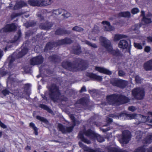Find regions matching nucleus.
<instances>
[{
    "instance_id": "nucleus-1",
    "label": "nucleus",
    "mask_w": 152,
    "mask_h": 152,
    "mask_svg": "<svg viewBox=\"0 0 152 152\" xmlns=\"http://www.w3.org/2000/svg\"><path fill=\"white\" fill-rule=\"evenodd\" d=\"M75 62L78 64L77 66L75 61L73 62L68 61H64L61 63L63 68L65 69L72 72H77L81 70H86L87 68V65L86 61L80 58L76 59Z\"/></svg>"
},
{
    "instance_id": "nucleus-2",
    "label": "nucleus",
    "mask_w": 152,
    "mask_h": 152,
    "mask_svg": "<svg viewBox=\"0 0 152 152\" xmlns=\"http://www.w3.org/2000/svg\"><path fill=\"white\" fill-rule=\"evenodd\" d=\"M48 95L50 99L54 102L60 100L67 102L68 98L64 95H61L59 88L55 84H52L48 88Z\"/></svg>"
},
{
    "instance_id": "nucleus-3",
    "label": "nucleus",
    "mask_w": 152,
    "mask_h": 152,
    "mask_svg": "<svg viewBox=\"0 0 152 152\" xmlns=\"http://www.w3.org/2000/svg\"><path fill=\"white\" fill-rule=\"evenodd\" d=\"M106 100L110 105L118 106L129 102L130 99L127 96L122 94H113L106 96Z\"/></svg>"
},
{
    "instance_id": "nucleus-4",
    "label": "nucleus",
    "mask_w": 152,
    "mask_h": 152,
    "mask_svg": "<svg viewBox=\"0 0 152 152\" xmlns=\"http://www.w3.org/2000/svg\"><path fill=\"white\" fill-rule=\"evenodd\" d=\"M99 40L102 45L109 53L115 57H119L122 56V53L118 49L115 50L113 49L111 42L109 40L103 37H101Z\"/></svg>"
},
{
    "instance_id": "nucleus-5",
    "label": "nucleus",
    "mask_w": 152,
    "mask_h": 152,
    "mask_svg": "<svg viewBox=\"0 0 152 152\" xmlns=\"http://www.w3.org/2000/svg\"><path fill=\"white\" fill-rule=\"evenodd\" d=\"M84 134L87 137H93L96 135V133L90 129L87 130H84L83 132L80 131L79 132L78 136V138L82 141L88 144L91 143V141L85 138L84 136Z\"/></svg>"
},
{
    "instance_id": "nucleus-6",
    "label": "nucleus",
    "mask_w": 152,
    "mask_h": 152,
    "mask_svg": "<svg viewBox=\"0 0 152 152\" xmlns=\"http://www.w3.org/2000/svg\"><path fill=\"white\" fill-rule=\"evenodd\" d=\"M28 51V49L24 47L20 51H19V50H17L11 55L10 61V70L12 67V64L15 60L16 59H18L23 57L27 53Z\"/></svg>"
},
{
    "instance_id": "nucleus-7",
    "label": "nucleus",
    "mask_w": 152,
    "mask_h": 152,
    "mask_svg": "<svg viewBox=\"0 0 152 152\" xmlns=\"http://www.w3.org/2000/svg\"><path fill=\"white\" fill-rule=\"evenodd\" d=\"M133 96L136 99L141 100L143 99L145 95L143 90L141 89L139 87H137L133 89L132 91Z\"/></svg>"
},
{
    "instance_id": "nucleus-8",
    "label": "nucleus",
    "mask_w": 152,
    "mask_h": 152,
    "mask_svg": "<svg viewBox=\"0 0 152 152\" xmlns=\"http://www.w3.org/2000/svg\"><path fill=\"white\" fill-rule=\"evenodd\" d=\"M110 83L114 86L118 87L121 88H125L127 85V82L124 80H118L115 78L112 79Z\"/></svg>"
},
{
    "instance_id": "nucleus-9",
    "label": "nucleus",
    "mask_w": 152,
    "mask_h": 152,
    "mask_svg": "<svg viewBox=\"0 0 152 152\" xmlns=\"http://www.w3.org/2000/svg\"><path fill=\"white\" fill-rule=\"evenodd\" d=\"M118 47L119 48L124 49H126L127 52L129 54L131 53V43H129L128 41L125 39L121 40L118 43Z\"/></svg>"
},
{
    "instance_id": "nucleus-10",
    "label": "nucleus",
    "mask_w": 152,
    "mask_h": 152,
    "mask_svg": "<svg viewBox=\"0 0 152 152\" xmlns=\"http://www.w3.org/2000/svg\"><path fill=\"white\" fill-rule=\"evenodd\" d=\"M44 61V58L42 56H37L32 57L30 61L31 65L34 66L42 64Z\"/></svg>"
},
{
    "instance_id": "nucleus-11",
    "label": "nucleus",
    "mask_w": 152,
    "mask_h": 152,
    "mask_svg": "<svg viewBox=\"0 0 152 152\" xmlns=\"http://www.w3.org/2000/svg\"><path fill=\"white\" fill-rule=\"evenodd\" d=\"M121 140V142L124 144H127L130 140L131 134L130 132L127 130L124 131Z\"/></svg>"
},
{
    "instance_id": "nucleus-12",
    "label": "nucleus",
    "mask_w": 152,
    "mask_h": 152,
    "mask_svg": "<svg viewBox=\"0 0 152 152\" xmlns=\"http://www.w3.org/2000/svg\"><path fill=\"white\" fill-rule=\"evenodd\" d=\"M22 36V34L21 30H19L17 34L15 35L12 39L10 40V49L12 48V46L15 45V46L18 45L20 41V39Z\"/></svg>"
},
{
    "instance_id": "nucleus-13",
    "label": "nucleus",
    "mask_w": 152,
    "mask_h": 152,
    "mask_svg": "<svg viewBox=\"0 0 152 152\" xmlns=\"http://www.w3.org/2000/svg\"><path fill=\"white\" fill-rule=\"evenodd\" d=\"M75 126V125H72L71 126L66 127L60 123L58 124V128L59 131H61L62 133L64 134L66 133H70L71 132Z\"/></svg>"
},
{
    "instance_id": "nucleus-14",
    "label": "nucleus",
    "mask_w": 152,
    "mask_h": 152,
    "mask_svg": "<svg viewBox=\"0 0 152 152\" xmlns=\"http://www.w3.org/2000/svg\"><path fill=\"white\" fill-rule=\"evenodd\" d=\"M72 42V41L70 38L65 37L64 39H58L55 42L56 46L57 47L64 45L70 44Z\"/></svg>"
},
{
    "instance_id": "nucleus-15",
    "label": "nucleus",
    "mask_w": 152,
    "mask_h": 152,
    "mask_svg": "<svg viewBox=\"0 0 152 152\" xmlns=\"http://www.w3.org/2000/svg\"><path fill=\"white\" fill-rule=\"evenodd\" d=\"M54 23L46 21L44 23H41L39 25V28L42 30H50L53 26Z\"/></svg>"
},
{
    "instance_id": "nucleus-16",
    "label": "nucleus",
    "mask_w": 152,
    "mask_h": 152,
    "mask_svg": "<svg viewBox=\"0 0 152 152\" xmlns=\"http://www.w3.org/2000/svg\"><path fill=\"white\" fill-rule=\"evenodd\" d=\"M10 68V61L5 63L3 67L0 68V75L1 77L6 75L8 73Z\"/></svg>"
},
{
    "instance_id": "nucleus-17",
    "label": "nucleus",
    "mask_w": 152,
    "mask_h": 152,
    "mask_svg": "<svg viewBox=\"0 0 152 152\" xmlns=\"http://www.w3.org/2000/svg\"><path fill=\"white\" fill-rule=\"evenodd\" d=\"M71 33V31L67 30L60 28L57 29L55 31V35L60 36L66 34H69Z\"/></svg>"
},
{
    "instance_id": "nucleus-18",
    "label": "nucleus",
    "mask_w": 152,
    "mask_h": 152,
    "mask_svg": "<svg viewBox=\"0 0 152 152\" xmlns=\"http://www.w3.org/2000/svg\"><path fill=\"white\" fill-rule=\"evenodd\" d=\"M86 76L89 77L91 80L97 81H101L102 79V77L99 76L91 72H87Z\"/></svg>"
},
{
    "instance_id": "nucleus-19",
    "label": "nucleus",
    "mask_w": 152,
    "mask_h": 152,
    "mask_svg": "<svg viewBox=\"0 0 152 152\" xmlns=\"http://www.w3.org/2000/svg\"><path fill=\"white\" fill-rule=\"evenodd\" d=\"M78 145L79 146L82 148L85 151L88 152H100V151L98 149L95 150L92 149L91 148L86 146V145H84V144L81 142H79L78 143Z\"/></svg>"
},
{
    "instance_id": "nucleus-20",
    "label": "nucleus",
    "mask_w": 152,
    "mask_h": 152,
    "mask_svg": "<svg viewBox=\"0 0 152 152\" xmlns=\"http://www.w3.org/2000/svg\"><path fill=\"white\" fill-rule=\"evenodd\" d=\"M72 50L73 53L77 55H79L82 52L81 47L79 45L73 46Z\"/></svg>"
},
{
    "instance_id": "nucleus-21",
    "label": "nucleus",
    "mask_w": 152,
    "mask_h": 152,
    "mask_svg": "<svg viewBox=\"0 0 152 152\" xmlns=\"http://www.w3.org/2000/svg\"><path fill=\"white\" fill-rule=\"evenodd\" d=\"M96 70L99 71L101 73H102L105 74L109 75H111L112 74V72L109 70L104 68L103 67L96 66L95 67Z\"/></svg>"
},
{
    "instance_id": "nucleus-22",
    "label": "nucleus",
    "mask_w": 152,
    "mask_h": 152,
    "mask_svg": "<svg viewBox=\"0 0 152 152\" xmlns=\"http://www.w3.org/2000/svg\"><path fill=\"white\" fill-rule=\"evenodd\" d=\"M48 59L50 62L55 63L59 62L61 61V58L58 55L56 54H53L49 56Z\"/></svg>"
},
{
    "instance_id": "nucleus-23",
    "label": "nucleus",
    "mask_w": 152,
    "mask_h": 152,
    "mask_svg": "<svg viewBox=\"0 0 152 152\" xmlns=\"http://www.w3.org/2000/svg\"><path fill=\"white\" fill-rule=\"evenodd\" d=\"M143 68L146 71L152 70V59L145 62L143 64Z\"/></svg>"
},
{
    "instance_id": "nucleus-24",
    "label": "nucleus",
    "mask_w": 152,
    "mask_h": 152,
    "mask_svg": "<svg viewBox=\"0 0 152 152\" xmlns=\"http://www.w3.org/2000/svg\"><path fill=\"white\" fill-rule=\"evenodd\" d=\"M120 117H124L127 118L128 119H132L135 118L137 116L136 114H127L125 113H121L119 115Z\"/></svg>"
},
{
    "instance_id": "nucleus-25",
    "label": "nucleus",
    "mask_w": 152,
    "mask_h": 152,
    "mask_svg": "<svg viewBox=\"0 0 152 152\" xmlns=\"http://www.w3.org/2000/svg\"><path fill=\"white\" fill-rule=\"evenodd\" d=\"M55 46H56V45L55 42H49L46 44L45 46L44 51L45 52H47L49 50H50Z\"/></svg>"
},
{
    "instance_id": "nucleus-26",
    "label": "nucleus",
    "mask_w": 152,
    "mask_h": 152,
    "mask_svg": "<svg viewBox=\"0 0 152 152\" xmlns=\"http://www.w3.org/2000/svg\"><path fill=\"white\" fill-rule=\"evenodd\" d=\"M27 6V4L24 1H21L17 2L14 6V9L15 10H18L22 8L23 7Z\"/></svg>"
},
{
    "instance_id": "nucleus-27",
    "label": "nucleus",
    "mask_w": 152,
    "mask_h": 152,
    "mask_svg": "<svg viewBox=\"0 0 152 152\" xmlns=\"http://www.w3.org/2000/svg\"><path fill=\"white\" fill-rule=\"evenodd\" d=\"M89 102V99L86 97L81 98L77 102V103L83 105H88Z\"/></svg>"
},
{
    "instance_id": "nucleus-28",
    "label": "nucleus",
    "mask_w": 152,
    "mask_h": 152,
    "mask_svg": "<svg viewBox=\"0 0 152 152\" xmlns=\"http://www.w3.org/2000/svg\"><path fill=\"white\" fill-rule=\"evenodd\" d=\"M28 3L30 6L33 7H40L39 0H28Z\"/></svg>"
},
{
    "instance_id": "nucleus-29",
    "label": "nucleus",
    "mask_w": 152,
    "mask_h": 152,
    "mask_svg": "<svg viewBox=\"0 0 152 152\" xmlns=\"http://www.w3.org/2000/svg\"><path fill=\"white\" fill-rule=\"evenodd\" d=\"M39 107L44 109V110H46L49 113L52 114L53 113L52 110L48 106L45 104H39Z\"/></svg>"
},
{
    "instance_id": "nucleus-30",
    "label": "nucleus",
    "mask_w": 152,
    "mask_h": 152,
    "mask_svg": "<svg viewBox=\"0 0 152 152\" xmlns=\"http://www.w3.org/2000/svg\"><path fill=\"white\" fill-rule=\"evenodd\" d=\"M118 16L121 17L128 18L130 17L131 14L130 12L127 11L126 12H121L118 14Z\"/></svg>"
},
{
    "instance_id": "nucleus-31",
    "label": "nucleus",
    "mask_w": 152,
    "mask_h": 152,
    "mask_svg": "<svg viewBox=\"0 0 152 152\" xmlns=\"http://www.w3.org/2000/svg\"><path fill=\"white\" fill-rule=\"evenodd\" d=\"M36 24V22L34 20H31L26 22L24 23L25 26L27 28L32 27L35 26Z\"/></svg>"
},
{
    "instance_id": "nucleus-32",
    "label": "nucleus",
    "mask_w": 152,
    "mask_h": 152,
    "mask_svg": "<svg viewBox=\"0 0 152 152\" xmlns=\"http://www.w3.org/2000/svg\"><path fill=\"white\" fill-rule=\"evenodd\" d=\"M39 2L40 7L49 5L51 3V0H39Z\"/></svg>"
},
{
    "instance_id": "nucleus-33",
    "label": "nucleus",
    "mask_w": 152,
    "mask_h": 152,
    "mask_svg": "<svg viewBox=\"0 0 152 152\" xmlns=\"http://www.w3.org/2000/svg\"><path fill=\"white\" fill-rule=\"evenodd\" d=\"M36 118L40 121L44 123L46 125H48L49 123V121L47 119L40 115H38L36 116Z\"/></svg>"
},
{
    "instance_id": "nucleus-34",
    "label": "nucleus",
    "mask_w": 152,
    "mask_h": 152,
    "mask_svg": "<svg viewBox=\"0 0 152 152\" xmlns=\"http://www.w3.org/2000/svg\"><path fill=\"white\" fill-rule=\"evenodd\" d=\"M152 140V135L147 136L145 138L143 141L144 143L145 144H150Z\"/></svg>"
},
{
    "instance_id": "nucleus-35",
    "label": "nucleus",
    "mask_w": 152,
    "mask_h": 152,
    "mask_svg": "<svg viewBox=\"0 0 152 152\" xmlns=\"http://www.w3.org/2000/svg\"><path fill=\"white\" fill-rule=\"evenodd\" d=\"M0 33H5L10 32V24H7L5 26L0 29Z\"/></svg>"
},
{
    "instance_id": "nucleus-36",
    "label": "nucleus",
    "mask_w": 152,
    "mask_h": 152,
    "mask_svg": "<svg viewBox=\"0 0 152 152\" xmlns=\"http://www.w3.org/2000/svg\"><path fill=\"white\" fill-rule=\"evenodd\" d=\"M29 126L34 130L35 134L37 135L38 134V129L35 126V124L33 122H31L29 124Z\"/></svg>"
},
{
    "instance_id": "nucleus-37",
    "label": "nucleus",
    "mask_w": 152,
    "mask_h": 152,
    "mask_svg": "<svg viewBox=\"0 0 152 152\" xmlns=\"http://www.w3.org/2000/svg\"><path fill=\"white\" fill-rule=\"evenodd\" d=\"M146 149L145 148V146L143 145L142 146L138 147L136 149L134 152H146Z\"/></svg>"
},
{
    "instance_id": "nucleus-38",
    "label": "nucleus",
    "mask_w": 152,
    "mask_h": 152,
    "mask_svg": "<svg viewBox=\"0 0 152 152\" xmlns=\"http://www.w3.org/2000/svg\"><path fill=\"white\" fill-rule=\"evenodd\" d=\"M64 11V10L62 9L54 10H53V13L56 15H58L61 14Z\"/></svg>"
},
{
    "instance_id": "nucleus-39",
    "label": "nucleus",
    "mask_w": 152,
    "mask_h": 152,
    "mask_svg": "<svg viewBox=\"0 0 152 152\" xmlns=\"http://www.w3.org/2000/svg\"><path fill=\"white\" fill-rule=\"evenodd\" d=\"M126 36V35L123 34H116L114 36V39L115 41H118L123 38H125Z\"/></svg>"
},
{
    "instance_id": "nucleus-40",
    "label": "nucleus",
    "mask_w": 152,
    "mask_h": 152,
    "mask_svg": "<svg viewBox=\"0 0 152 152\" xmlns=\"http://www.w3.org/2000/svg\"><path fill=\"white\" fill-rule=\"evenodd\" d=\"M96 135L94 137L96 138L98 142H101L104 141V139L103 137L96 133Z\"/></svg>"
},
{
    "instance_id": "nucleus-41",
    "label": "nucleus",
    "mask_w": 152,
    "mask_h": 152,
    "mask_svg": "<svg viewBox=\"0 0 152 152\" xmlns=\"http://www.w3.org/2000/svg\"><path fill=\"white\" fill-rule=\"evenodd\" d=\"M22 13L21 12L16 13L13 12L10 15V18L11 19L13 20L16 17L20 16L22 15Z\"/></svg>"
},
{
    "instance_id": "nucleus-42",
    "label": "nucleus",
    "mask_w": 152,
    "mask_h": 152,
    "mask_svg": "<svg viewBox=\"0 0 152 152\" xmlns=\"http://www.w3.org/2000/svg\"><path fill=\"white\" fill-rule=\"evenodd\" d=\"M17 28V26L15 23H12L10 24V32L15 31Z\"/></svg>"
},
{
    "instance_id": "nucleus-43",
    "label": "nucleus",
    "mask_w": 152,
    "mask_h": 152,
    "mask_svg": "<svg viewBox=\"0 0 152 152\" xmlns=\"http://www.w3.org/2000/svg\"><path fill=\"white\" fill-rule=\"evenodd\" d=\"M142 21L145 24L150 23L152 22L151 18H147L146 17H143Z\"/></svg>"
},
{
    "instance_id": "nucleus-44",
    "label": "nucleus",
    "mask_w": 152,
    "mask_h": 152,
    "mask_svg": "<svg viewBox=\"0 0 152 152\" xmlns=\"http://www.w3.org/2000/svg\"><path fill=\"white\" fill-rule=\"evenodd\" d=\"M37 15L40 21H42L44 20L45 18L42 13L39 12L37 14Z\"/></svg>"
},
{
    "instance_id": "nucleus-45",
    "label": "nucleus",
    "mask_w": 152,
    "mask_h": 152,
    "mask_svg": "<svg viewBox=\"0 0 152 152\" xmlns=\"http://www.w3.org/2000/svg\"><path fill=\"white\" fill-rule=\"evenodd\" d=\"M134 46L137 49L141 50L142 48V45L140 43L134 42Z\"/></svg>"
},
{
    "instance_id": "nucleus-46",
    "label": "nucleus",
    "mask_w": 152,
    "mask_h": 152,
    "mask_svg": "<svg viewBox=\"0 0 152 152\" xmlns=\"http://www.w3.org/2000/svg\"><path fill=\"white\" fill-rule=\"evenodd\" d=\"M72 30L74 31L80 32L83 31V29L81 27L78 26H75L72 28Z\"/></svg>"
},
{
    "instance_id": "nucleus-47",
    "label": "nucleus",
    "mask_w": 152,
    "mask_h": 152,
    "mask_svg": "<svg viewBox=\"0 0 152 152\" xmlns=\"http://www.w3.org/2000/svg\"><path fill=\"white\" fill-rule=\"evenodd\" d=\"M33 31L31 30H28L25 33V37L28 38L33 34Z\"/></svg>"
},
{
    "instance_id": "nucleus-48",
    "label": "nucleus",
    "mask_w": 152,
    "mask_h": 152,
    "mask_svg": "<svg viewBox=\"0 0 152 152\" xmlns=\"http://www.w3.org/2000/svg\"><path fill=\"white\" fill-rule=\"evenodd\" d=\"M121 149L115 147H112L109 149V152H120Z\"/></svg>"
},
{
    "instance_id": "nucleus-49",
    "label": "nucleus",
    "mask_w": 152,
    "mask_h": 152,
    "mask_svg": "<svg viewBox=\"0 0 152 152\" xmlns=\"http://www.w3.org/2000/svg\"><path fill=\"white\" fill-rule=\"evenodd\" d=\"M139 12V10L137 8H134L131 10V13L134 15L137 14Z\"/></svg>"
},
{
    "instance_id": "nucleus-50",
    "label": "nucleus",
    "mask_w": 152,
    "mask_h": 152,
    "mask_svg": "<svg viewBox=\"0 0 152 152\" xmlns=\"http://www.w3.org/2000/svg\"><path fill=\"white\" fill-rule=\"evenodd\" d=\"M110 26L109 25H107V26H105L104 27V30L105 31H110L113 30V27L112 26L110 25Z\"/></svg>"
},
{
    "instance_id": "nucleus-51",
    "label": "nucleus",
    "mask_w": 152,
    "mask_h": 152,
    "mask_svg": "<svg viewBox=\"0 0 152 152\" xmlns=\"http://www.w3.org/2000/svg\"><path fill=\"white\" fill-rule=\"evenodd\" d=\"M63 12L64 13L62 14V15L64 18H67L70 15V14L69 12L65 10Z\"/></svg>"
},
{
    "instance_id": "nucleus-52",
    "label": "nucleus",
    "mask_w": 152,
    "mask_h": 152,
    "mask_svg": "<svg viewBox=\"0 0 152 152\" xmlns=\"http://www.w3.org/2000/svg\"><path fill=\"white\" fill-rule=\"evenodd\" d=\"M9 91L7 89H4L1 91L2 94L4 96L9 94Z\"/></svg>"
},
{
    "instance_id": "nucleus-53",
    "label": "nucleus",
    "mask_w": 152,
    "mask_h": 152,
    "mask_svg": "<svg viewBox=\"0 0 152 152\" xmlns=\"http://www.w3.org/2000/svg\"><path fill=\"white\" fill-rule=\"evenodd\" d=\"M151 50V47L148 46H146L144 48V51L147 53L149 52Z\"/></svg>"
},
{
    "instance_id": "nucleus-54",
    "label": "nucleus",
    "mask_w": 152,
    "mask_h": 152,
    "mask_svg": "<svg viewBox=\"0 0 152 152\" xmlns=\"http://www.w3.org/2000/svg\"><path fill=\"white\" fill-rule=\"evenodd\" d=\"M107 124L105 125V126H107L109 124L112 123L113 121L112 119L109 117H107Z\"/></svg>"
},
{
    "instance_id": "nucleus-55",
    "label": "nucleus",
    "mask_w": 152,
    "mask_h": 152,
    "mask_svg": "<svg viewBox=\"0 0 152 152\" xmlns=\"http://www.w3.org/2000/svg\"><path fill=\"white\" fill-rule=\"evenodd\" d=\"M118 75L120 76H124L125 75V72L122 70H119L118 72Z\"/></svg>"
},
{
    "instance_id": "nucleus-56",
    "label": "nucleus",
    "mask_w": 152,
    "mask_h": 152,
    "mask_svg": "<svg viewBox=\"0 0 152 152\" xmlns=\"http://www.w3.org/2000/svg\"><path fill=\"white\" fill-rule=\"evenodd\" d=\"M135 81L136 83H140L141 79L138 76H136L135 77Z\"/></svg>"
},
{
    "instance_id": "nucleus-57",
    "label": "nucleus",
    "mask_w": 152,
    "mask_h": 152,
    "mask_svg": "<svg viewBox=\"0 0 152 152\" xmlns=\"http://www.w3.org/2000/svg\"><path fill=\"white\" fill-rule=\"evenodd\" d=\"M128 109L129 110L132 112H134L136 110L135 107L133 106H129L128 107Z\"/></svg>"
},
{
    "instance_id": "nucleus-58",
    "label": "nucleus",
    "mask_w": 152,
    "mask_h": 152,
    "mask_svg": "<svg viewBox=\"0 0 152 152\" xmlns=\"http://www.w3.org/2000/svg\"><path fill=\"white\" fill-rule=\"evenodd\" d=\"M10 84H11V86L12 87L13 86L14 87H16V86H14V85L12 86V82H11V81H14V83H16L15 82V79L12 78H11L10 77Z\"/></svg>"
},
{
    "instance_id": "nucleus-59",
    "label": "nucleus",
    "mask_w": 152,
    "mask_h": 152,
    "mask_svg": "<svg viewBox=\"0 0 152 152\" xmlns=\"http://www.w3.org/2000/svg\"><path fill=\"white\" fill-rule=\"evenodd\" d=\"M147 41L148 42H152V37L148 36L147 37Z\"/></svg>"
},
{
    "instance_id": "nucleus-60",
    "label": "nucleus",
    "mask_w": 152,
    "mask_h": 152,
    "mask_svg": "<svg viewBox=\"0 0 152 152\" xmlns=\"http://www.w3.org/2000/svg\"><path fill=\"white\" fill-rule=\"evenodd\" d=\"M102 24L103 25H107V26L109 25V26H110L111 27V26H110V23L108 21H103L102 22Z\"/></svg>"
},
{
    "instance_id": "nucleus-61",
    "label": "nucleus",
    "mask_w": 152,
    "mask_h": 152,
    "mask_svg": "<svg viewBox=\"0 0 152 152\" xmlns=\"http://www.w3.org/2000/svg\"><path fill=\"white\" fill-rule=\"evenodd\" d=\"M86 87L85 86H83L80 91V93H82L83 92H86Z\"/></svg>"
},
{
    "instance_id": "nucleus-62",
    "label": "nucleus",
    "mask_w": 152,
    "mask_h": 152,
    "mask_svg": "<svg viewBox=\"0 0 152 152\" xmlns=\"http://www.w3.org/2000/svg\"><path fill=\"white\" fill-rule=\"evenodd\" d=\"M112 129V128L110 127H108L106 129H102V131L103 132H107L109 130H110L111 129Z\"/></svg>"
},
{
    "instance_id": "nucleus-63",
    "label": "nucleus",
    "mask_w": 152,
    "mask_h": 152,
    "mask_svg": "<svg viewBox=\"0 0 152 152\" xmlns=\"http://www.w3.org/2000/svg\"><path fill=\"white\" fill-rule=\"evenodd\" d=\"M3 56V51L1 49H0V60Z\"/></svg>"
},
{
    "instance_id": "nucleus-64",
    "label": "nucleus",
    "mask_w": 152,
    "mask_h": 152,
    "mask_svg": "<svg viewBox=\"0 0 152 152\" xmlns=\"http://www.w3.org/2000/svg\"><path fill=\"white\" fill-rule=\"evenodd\" d=\"M41 96L42 98L45 100H47V98L45 95L42 94Z\"/></svg>"
}]
</instances>
